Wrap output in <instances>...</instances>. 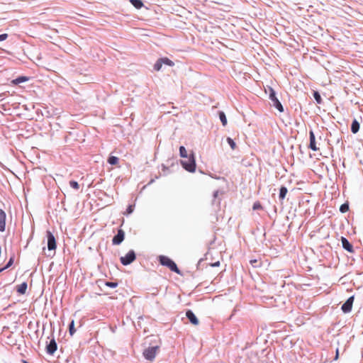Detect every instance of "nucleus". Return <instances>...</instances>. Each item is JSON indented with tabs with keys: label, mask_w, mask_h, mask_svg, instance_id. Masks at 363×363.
Listing matches in <instances>:
<instances>
[{
	"label": "nucleus",
	"mask_w": 363,
	"mask_h": 363,
	"mask_svg": "<svg viewBox=\"0 0 363 363\" xmlns=\"http://www.w3.org/2000/svg\"><path fill=\"white\" fill-rule=\"evenodd\" d=\"M160 263L167 267L171 271L176 272L178 274H181V272L177 267L176 263L167 256L161 255L159 257Z\"/></svg>",
	"instance_id": "nucleus-1"
},
{
	"label": "nucleus",
	"mask_w": 363,
	"mask_h": 363,
	"mask_svg": "<svg viewBox=\"0 0 363 363\" xmlns=\"http://www.w3.org/2000/svg\"><path fill=\"white\" fill-rule=\"evenodd\" d=\"M185 159L181 161L182 167L189 172H194L196 167L194 155L191 153Z\"/></svg>",
	"instance_id": "nucleus-2"
},
{
	"label": "nucleus",
	"mask_w": 363,
	"mask_h": 363,
	"mask_svg": "<svg viewBox=\"0 0 363 363\" xmlns=\"http://www.w3.org/2000/svg\"><path fill=\"white\" fill-rule=\"evenodd\" d=\"M136 259V255L134 250H130L125 256L120 258L121 264L124 266L128 265L134 262Z\"/></svg>",
	"instance_id": "nucleus-3"
},
{
	"label": "nucleus",
	"mask_w": 363,
	"mask_h": 363,
	"mask_svg": "<svg viewBox=\"0 0 363 363\" xmlns=\"http://www.w3.org/2000/svg\"><path fill=\"white\" fill-rule=\"evenodd\" d=\"M158 350V346L150 347L144 350L143 355L146 359L152 361L155 359Z\"/></svg>",
	"instance_id": "nucleus-4"
},
{
	"label": "nucleus",
	"mask_w": 363,
	"mask_h": 363,
	"mask_svg": "<svg viewBox=\"0 0 363 363\" xmlns=\"http://www.w3.org/2000/svg\"><path fill=\"white\" fill-rule=\"evenodd\" d=\"M269 99L272 100V101L273 102V105L280 111V112H283L284 111V108L281 104V102L279 101V99L277 98L276 96V94H275V91H274L273 89L272 88H269Z\"/></svg>",
	"instance_id": "nucleus-5"
},
{
	"label": "nucleus",
	"mask_w": 363,
	"mask_h": 363,
	"mask_svg": "<svg viewBox=\"0 0 363 363\" xmlns=\"http://www.w3.org/2000/svg\"><path fill=\"white\" fill-rule=\"evenodd\" d=\"M48 248L49 250H55L57 247L56 240L50 231H47Z\"/></svg>",
	"instance_id": "nucleus-6"
},
{
	"label": "nucleus",
	"mask_w": 363,
	"mask_h": 363,
	"mask_svg": "<svg viewBox=\"0 0 363 363\" xmlns=\"http://www.w3.org/2000/svg\"><path fill=\"white\" fill-rule=\"evenodd\" d=\"M354 299V298L353 296H350L342 306V311L345 313H347L352 311Z\"/></svg>",
	"instance_id": "nucleus-7"
},
{
	"label": "nucleus",
	"mask_w": 363,
	"mask_h": 363,
	"mask_svg": "<svg viewBox=\"0 0 363 363\" xmlns=\"http://www.w3.org/2000/svg\"><path fill=\"white\" fill-rule=\"evenodd\" d=\"M125 238V233L122 229H119L118 230L117 235H116L113 240L112 242L113 245H120L124 240Z\"/></svg>",
	"instance_id": "nucleus-8"
},
{
	"label": "nucleus",
	"mask_w": 363,
	"mask_h": 363,
	"mask_svg": "<svg viewBox=\"0 0 363 363\" xmlns=\"http://www.w3.org/2000/svg\"><path fill=\"white\" fill-rule=\"evenodd\" d=\"M57 346L54 338H52L50 343L46 347L47 352L50 354H53L57 350Z\"/></svg>",
	"instance_id": "nucleus-9"
},
{
	"label": "nucleus",
	"mask_w": 363,
	"mask_h": 363,
	"mask_svg": "<svg viewBox=\"0 0 363 363\" xmlns=\"http://www.w3.org/2000/svg\"><path fill=\"white\" fill-rule=\"evenodd\" d=\"M6 213L0 208V231L4 232L6 228Z\"/></svg>",
	"instance_id": "nucleus-10"
},
{
	"label": "nucleus",
	"mask_w": 363,
	"mask_h": 363,
	"mask_svg": "<svg viewBox=\"0 0 363 363\" xmlns=\"http://www.w3.org/2000/svg\"><path fill=\"white\" fill-rule=\"evenodd\" d=\"M309 136H310L309 148H311L313 151L318 150V148L316 146L315 135L312 130L310 131Z\"/></svg>",
	"instance_id": "nucleus-11"
},
{
	"label": "nucleus",
	"mask_w": 363,
	"mask_h": 363,
	"mask_svg": "<svg viewBox=\"0 0 363 363\" xmlns=\"http://www.w3.org/2000/svg\"><path fill=\"white\" fill-rule=\"evenodd\" d=\"M342 247L349 252H353L352 245L344 237H341Z\"/></svg>",
	"instance_id": "nucleus-12"
},
{
	"label": "nucleus",
	"mask_w": 363,
	"mask_h": 363,
	"mask_svg": "<svg viewBox=\"0 0 363 363\" xmlns=\"http://www.w3.org/2000/svg\"><path fill=\"white\" fill-rule=\"evenodd\" d=\"M186 315L188 318V319L189 320V321L193 325H199V320L197 319V318L196 317V315L191 311H190V310L187 311L186 313Z\"/></svg>",
	"instance_id": "nucleus-13"
},
{
	"label": "nucleus",
	"mask_w": 363,
	"mask_h": 363,
	"mask_svg": "<svg viewBox=\"0 0 363 363\" xmlns=\"http://www.w3.org/2000/svg\"><path fill=\"white\" fill-rule=\"evenodd\" d=\"M27 290V283L23 282L16 286V291L19 294H25Z\"/></svg>",
	"instance_id": "nucleus-14"
},
{
	"label": "nucleus",
	"mask_w": 363,
	"mask_h": 363,
	"mask_svg": "<svg viewBox=\"0 0 363 363\" xmlns=\"http://www.w3.org/2000/svg\"><path fill=\"white\" fill-rule=\"evenodd\" d=\"M359 130V123L356 120L354 119L352 123V125H351V131L353 133H357Z\"/></svg>",
	"instance_id": "nucleus-15"
},
{
	"label": "nucleus",
	"mask_w": 363,
	"mask_h": 363,
	"mask_svg": "<svg viewBox=\"0 0 363 363\" xmlns=\"http://www.w3.org/2000/svg\"><path fill=\"white\" fill-rule=\"evenodd\" d=\"M28 80V77H19L15 79H13L11 83L13 84H18Z\"/></svg>",
	"instance_id": "nucleus-16"
},
{
	"label": "nucleus",
	"mask_w": 363,
	"mask_h": 363,
	"mask_svg": "<svg viewBox=\"0 0 363 363\" xmlns=\"http://www.w3.org/2000/svg\"><path fill=\"white\" fill-rule=\"evenodd\" d=\"M119 159L116 156H110L108 159V162L111 165H116L118 164Z\"/></svg>",
	"instance_id": "nucleus-17"
},
{
	"label": "nucleus",
	"mask_w": 363,
	"mask_h": 363,
	"mask_svg": "<svg viewBox=\"0 0 363 363\" xmlns=\"http://www.w3.org/2000/svg\"><path fill=\"white\" fill-rule=\"evenodd\" d=\"M130 1L136 9H140L143 6V3L141 0H130Z\"/></svg>",
	"instance_id": "nucleus-18"
},
{
	"label": "nucleus",
	"mask_w": 363,
	"mask_h": 363,
	"mask_svg": "<svg viewBox=\"0 0 363 363\" xmlns=\"http://www.w3.org/2000/svg\"><path fill=\"white\" fill-rule=\"evenodd\" d=\"M219 118H220V120L223 125L225 126L227 125V118H226L225 114L223 111H220L219 113Z\"/></svg>",
	"instance_id": "nucleus-19"
},
{
	"label": "nucleus",
	"mask_w": 363,
	"mask_h": 363,
	"mask_svg": "<svg viewBox=\"0 0 363 363\" xmlns=\"http://www.w3.org/2000/svg\"><path fill=\"white\" fill-rule=\"evenodd\" d=\"M288 192L286 187L281 186L279 192V199H284Z\"/></svg>",
	"instance_id": "nucleus-20"
},
{
	"label": "nucleus",
	"mask_w": 363,
	"mask_h": 363,
	"mask_svg": "<svg viewBox=\"0 0 363 363\" xmlns=\"http://www.w3.org/2000/svg\"><path fill=\"white\" fill-rule=\"evenodd\" d=\"M162 63L164 64V65H167L168 66H170V67H172L174 65V62H172L171 60H169V58L167 57H162V58H160Z\"/></svg>",
	"instance_id": "nucleus-21"
},
{
	"label": "nucleus",
	"mask_w": 363,
	"mask_h": 363,
	"mask_svg": "<svg viewBox=\"0 0 363 363\" xmlns=\"http://www.w3.org/2000/svg\"><path fill=\"white\" fill-rule=\"evenodd\" d=\"M179 155L182 158L188 157L187 151L184 146L179 147Z\"/></svg>",
	"instance_id": "nucleus-22"
},
{
	"label": "nucleus",
	"mask_w": 363,
	"mask_h": 363,
	"mask_svg": "<svg viewBox=\"0 0 363 363\" xmlns=\"http://www.w3.org/2000/svg\"><path fill=\"white\" fill-rule=\"evenodd\" d=\"M162 62L161 60V59H159L155 64L154 65V69L156 70V71H160L162 68Z\"/></svg>",
	"instance_id": "nucleus-23"
},
{
	"label": "nucleus",
	"mask_w": 363,
	"mask_h": 363,
	"mask_svg": "<svg viewBox=\"0 0 363 363\" xmlns=\"http://www.w3.org/2000/svg\"><path fill=\"white\" fill-rule=\"evenodd\" d=\"M69 332L71 335H73L74 334V333L76 332V330L74 328V320H72V322L69 324Z\"/></svg>",
	"instance_id": "nucleus-24"
},
{
	"label": "nucleus",
	"mask_w": 363,
	"mask_h": 363,
	"mask_svg": "<svg viewBox=\"0 0 363 363\" xmlns=\"http://www.w3.org/2000/svg\"><path fill=\"white\" fill-rule=\"evenodd\" d=\"M227 142L229 144V145L230 146L232 150H235L236 148V147H237L236 143L234 142V140L232 138H228Z\"/></svg>",
	"instance_id": "nucleus-25"
},
{
	"label": "nucleus",
	"mask_w": 363,
	"mask_h": 363,
	"mask_svg": "<svg viewBox=\"0 0 363 363\" xmlns=\"http://www.w3.org/2000/svg\"><path fill=\"white\" fill-rule=\"evenodd\" d=\"M250 264L254 267H259L262 266V262L260 261H258L257 259H251L250 260Z\"/></svg>",
	"instance_id": "nucleus-26"
},
{
	"label": "nucleus",
	"mask_w": 363,
	"mask_h": 363,
	"mask_svg": "<svg viewBox=\"0 0 363 363\" xmlns=\"http://www.w3.org/2000/svg\"><path fill=\"white\" fill-rule=\"evenodd\" d=\"M69 185L72 188L75 190H78L79 189V184L76 181H70Z\"/></svg>",
	"instance_id": "nucleus-27"
},
{
	"label": "nucleus",
	"mask_w": 363,
	"mask_h": 363,
	"mask_svg": "<svg viewBox=\"0 0 363 363\" xmlns=\"http://www.w3.org/2000/svg\"><path fill=\"white\" fill-rule=\"evenodd\" d=\"M313 96L315 99V101H317L318 104H320L322 102V99L320 97V95L319 94L318 92L317 91H315L314 94H313Z\"/></svg>",
	"instance_id": "nucleus-28"
},
{
	"label": "nucleus",
	"mask_w": 363,
	"mask_h": 363,
	"mask_svg": "<svg viewBox=\"0 0 363 363\" xmlns=\"http://www.w3.org/2000/svg\"><path fill=\"white\" fill-rule=\"evenodd\" d=\"M349 210V206L346 203H344L342 205L340 206V211L342 212V213H345L347 212V211Z\"/></svg>",
	"instance_id": "nucleus-29"
},
{
	"label": "nucleus",
	"mask_w": 363,
	"mask_h": 363,
	"mask_svg": "<svg viewBox=\"0 0 363 363\" xmlns=\"http://www.w3.org/2000/svg\"><path fill=\"white\" fill-rule=\"evenodd\" d=\"M253 210L262 209V205L259 201L255 202L252 206Z\"/></svg>",
	"instance_id": "nucleus-30"
},
{
	"label": "nucleus",
	"mask_w": 363,
	"mask_h": 363,
	"mask_svg": "<svg viewBox=\"0 0 363 363\" xmlns=\"http://www.w3.org/2000/svg\"><path fill=\"white\" fill-rule=\"evenodd\" d=\"M133 210H134V206L133 205L128 206V207L127 208L125 214H127V215L130 214L133 211Z\"/></svg>",
	"instance_id": "nucleus-31"
},
{
	"label": "nucleus",
	"mask_w": 363,
	"mask_h": 363,
	"mask_svg": "<svg viewBox=\"0 0 363 363\" xmlns=\"http://www.w3.org/2000/svg\"><path fill=\"white\" fill-rule=\"evenodd\" d=\"M106 285L107 286H109V287H111V288H115L117 286L118 284L116 282H109V281H107L106 282Z\"/></svg>",
	"instance_id": "nucleus-32"
},
{
	"label": "nucleus",
	"mask_w": 363,
	"mask_h": 363,
	"mask_svg": "<svg viewBox=\"0 0 363 363\" xmlns=\"http://www.w3.org/2000/svg\"><path fill=\"white\" fill-rule=\"evenodd\" d=\"M13 262V257H11V258L9 259V262L7 263V264L6 265V267L3 268V269H4V270L5 269H7V268H9V267H11V266L12 265Z\"/></svg>",
	"instance_id": "nucleus-33"
},
{
	"label": "nucleus",
	"mask_w": 363,
	"mask_h": 363,
	"mask_svg": "<svg viewBox=\"0 0 363 363\" xmlns=\"http://www.w3.org/2000/svg\"><path fill=\"white\" fill-rule=\"evenodd\" d=\"M7 38H8V34H6V33L1 34V35H0V41L5 40L7 39Z\"/></svg>",
	"instance_id": "nucleus-34"
},
{
	"label": "nucleus",
	"mask_w": 363,
	"mask_h": 363,
	"mask_svg": "<svg viewBox=\"0 0 363 363\" xmlns=\"http://www.w3.org/2000/svg\"><path fill=\"white\" fill-rule=\"evenodd\" d=\"M219 265H220V262H218V261L215 262V263H213V264H211L212 267H218Z\"/></svg>",
	"instance_id": "nucleus-35"
},
{
	"label": "nucleus",
	"mask_w": 363,
	"mask_h": 363,
	"mask_svg": "<svg viewBox=\"0 0 363 363\" xmlns=\"http://www.w3.org/2000/svg\"><path fill=\"white\" fill-rule=\"evenodd\" d=\"M218 193H219L218 191H216L214 192L213 196H214L215 198H216L218 196Z\"/></svg>",
	"instance_id": "nucleus-36"
},
{
	"label": "nucleus",
	"mask_w": 363,
	"mask_h": 363,
	"mask_svg": "<svg viewBox=\"0 0 363 363\" xmlns=\"http://www.w3.org/2000/svg\"><path fill=\"white\" fill-rule=\"evenodd\" d=\"M22 362H23V363H28V362L27 361H26V360H23Z\"/></svg>",
	"instance_id": "nucleus-37"
},
{
	"label": "nucleus",
	"mask_w": 363,
	"mask_h": 363,
	"mask_svg": "<svg viewBox=\"0 0 363 363\" xmlns=\"http://www.w3.org/2000/svg\"><path fill=\"white\" fill-rule=\"evenodd\" d=\"M4 270V269H0V272H2Z\"/></svg>",
	"instance_id": "nucleus-38"
}]
</instances>
